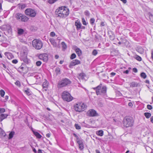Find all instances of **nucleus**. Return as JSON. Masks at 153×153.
<instances>
[{
  "instance_id": "obj_24",
  "label": "nucleus",
  "mask_w": 153,
  "mask_h": 153,
  "mask_svg": "<svg viewBox=\"0 0 153 153\" xmlns=\"http://www.w3.org/2000/svg\"><path fill=\"white\" fill-rule=\"evenodd\" d=\"M137 83L135 82H132L130 83V86L131 87H137Z\"/></svg>"
},
{
  "instance_id": "obj_28",
  "label": "nucleus",
  "mask_w": 153,
  "mask_h": 153,
  "mask_svg": "<svg viewBox=\"0 0 153 153\" xmlns=\"http://www.w3.org/2000/svg\"><path fill=\"white\" fill-rule=\"evenodd\" d=\"M122 43L123 44H124L125 45H126L128 43V41L125 39H122Z\"/></svg>"
},
{
  "instance_id": "obj_18",
  "label": "nucleus",
  "mask_w": 153,
  "mask_h": 153,
  "mask_svg": "<svg viewBox=\"0 0 153 153\" xmlns=\"http://www.w3.org/2000/svg\"><path fill=\"white\" fill-rule=\"evenodd\" d=\"M75 50L76 53L78 56H80L82 55V51L80 48H78L77 47H76Z\"/></svg>"
},
{
  "instance_id": "obj_17",
  "label": "nucleus",
  "mask_w": 153,
  "mask_h": 153,
  "mask_svg": "<svg viewBox=\"0 0 153 153\" xmlns=\"http://www.w3.org/2000/svg\"><path fill=\"white\" fill-rule=\"evenodd\" d=\"M48 82L45 80L43 82L42 85L43 91H46L47 90L48 87Z\"/></svg>"
},
{
  "instance_id": "obj_37",
  "label": "nucleus",
  "mask_w": 153,
  "mask_h": 153,
  "mask_svg": "<svg viewBox=\"0 0 153 153\" xmlns=\"http://www.w3.org/2000/svg\"><path fill=\"white\" fill-rule=\"evenodd\" d=\"M76 57V55L74 53H72L70 56V59H73L75 58Z\"/></svg>"
},
{
  "instance_id": "obj_50",
  "label": "nucleus",
  "mask_w": 153,
  "mask_h": 153,
  "mask_svg": "<svg viewBox=\"0 0 153 153\" xmlns=\"http://www.w3.org/2000/svg\"><path fill=\"white\" fill-rule=\"evenodd\" d=\"M5 111V109L4 108H0V112L3 113Z\"/></svg>"
},
{
  "instance_id": "obj_26",
  "label": "nucleus",
  "mask_w": 153,
  "mask_h": 153,
  "mask_svg": "<svg viewBox=\"0 0 153 153\" xmlns=\"http://www.w3.org/2000/svg\"><path fill=\"white\" fill-rule=\"evenodd\" d=\"M61 45L63 50H65L67 48V46L65 42H62L61 43Z\"/></svg>"
},
{
  "instance_id": "obj_44",
  "label": "nucleus",
  "mask_w": 153,
  "mask_h": 153,
  "mask_svg": "<svg viewBox=\"0 0 153 153\" xmlns=\"http://www.w3.org/2000/svg\"><path fill=\"white\" fill-rule=\"evenodd\" d=\"M15 84L17 86H18L20 87L21 86V83L19 81H17L15 82Z\"/></svg>"
},
{
  "instance_id": "obj_10",
  "label": "nucleus",
  "mask_w": 153,
  "mask_h": 153,
  "mask_svg": "<svg viewBox=\"0 0 153 153\" xmlns=\"http://www.w3.org/2000/svg\"><path fill=\"white\" fill-rule=\"evenodd\" d=\"M25 13L27 16L31 17H34L36 14V11L34 9L30 8L26 9L25 11Z\"/></svg>"
},
{
  "instance_id": "obj_30",
  "label": "nucleus",
  "mask_w": 153,
  "mask_h": 153,
  "mask_svg": "<svg viewBox=\"0 0 153 153\" xmlns=\"http://www.w3.org/2000/svg\"><path fill=\"white\" fill-rule=\"evenodd\" d=\"M25 92L28 96L32 94L31 91L29 89H27L25 90Z\"/></svg>"
},
{
  "instance_id": "obj_56",
  "label": "nucleus",
  "mask_w": 153,
  "mask_h": 153,
  "mask_svg": "<svg viewBox=\"0 0 153 153\" xmlns=\"http://www.w3.org/2000/svg\"><path fill=\"white\" fill-rule=\"evenodd\" d=\"M46 136L47 137L49 138L51 136V134L50 133H48L46 134Z\"/></svg>"
},
{
  "instance_id": "obj_35",
  "label": "nucleus",
  "mask_w": 153,
  "mask_h": 153,
  "mask_svg": "<svg viewBox=\"0 0 153 153\" xmlns=\"http://www.w3.org/2000/svg\"><path fill=\"white\" fill-rule=\"evenodd\" d=\"M137 51L140 54H142L144 52L142 48H139L138 49Z\"/></svg>"
},
{
  "instance_id": "obj_3",
  "label": "nucleus",
  "mask_w": 153,
  "mask_h": 153,
  "mask_svg": "<svg viewBox=\"0 0 153 153\" xmlns=\"http://www.w3.org/2000/svg\"><path fill=\"white\" fill-rule=\"evenodd\" d=\"M86 107V105L82 102L76 103L74 105V110L77 112H81L84 111Z\"/></svg>"
},
{
  "instance_id": "obj_42",
  "label": "nucleus",
  "mask_w": 153,
  "mask_h": 153,
  "mask_svg": "<svg viewBox=\"0 0 153 153\" xmlns=\"http://www.w3.org/2000/svg\"><path fill=\"white\" fill-rule=\"evenodd\" d=\"M95 20L94 18H91L90 19V22L91 25H93L94 23Z\"/></svg>"
},
{
  "instance_id": "obj_34",
  "label": "nucleus",
  "mask_w": 153,
  "mask_h": 153,
  "mask_svg": "<svg viewBox=\"0 0 153 153\" xmlns=\"http://www.w3.org/2000/svg\"><path fill=\"white\" fill-rule=\"evenodd\" d=\"M5 94V91L2 89H1L0 91V94L1 96L3 97L4 96V95Z\"/></svg>"
},
{
  "instance_id": "obj_33",
  "label": "nucleus",
  "mask_w": 153,
  "mask_h": 153,
  "mask_svg": "<svg viewBox=\"0 0 153 153\" xmlns=\"http://www.w3.org/2000/svg\"><path fill=\"white\" fill-rule=\"evenodd\" d=\"M140 76L143 79H145L146 77V75L144 72H142L141 73Z\"/></svg>"
},
{
  "instance_id": "obj_36",
  "label": "nucleus",
  "mask_w": 153,
  "mask_h": 153,
  "mask_svg": "<svg viewBox=\"0 0 153 153\" xmlns=\"http://www.w3.org/2000/svg\"><path fill=\"white\" fill-rule=\"evenodd\" d=\"M19 7L22 9H23L26 7V5L25 4H21L19 5Z\"/></svg>"
},
{
  "instance_id": "obj_6",
  "label": "nucleus",
  "mask_w": 153,
  "mask_h": 153,
  "mask_svg": "<svg viewBox=\"0 0 153 153\" xmlns=\"http://www.w3.org/2000/svg\"><path fill=\"white\" fill-rule=\"evenodd\" d=\"M62 99L64 101L68 102L71 101L73 100V97L70 94L66 91H63L62 94Z\"/></svg>"
},
{
  "instance_id": "obj_2",
  "label": "nucleus",
  "mask_w": 153,
  "mask_h": 153,
  "mask_svg": "<svg viewBox=\"0 0 153 153\" xmlns=\"http://www.w3.org/2000/svg\"><path fill=\"white\" fill-rule=\"evenodd\" d=\"M102 84H100L93 89L96 91L97 95H100L104 98H106L107 97L106 94L107 88L106 86H103L102 88Z\"/></svg>"
},
{
  "instance_id": "obj_47",
  "label": "nucleus",
  "mask_w": 153,
  "mask_h": 153,
  "mask_svg": "<svg viewBox=\"0 0 153 153\" xmlns=\"http://www.w3.org/2000/svg\"><path fill=\"white\" fill-rule=\"evenodd\" d=\"M84 14L87 16H89L90 15V13L88 10H86L84 12Z\"/></svg>"
},
{
  "instance_id": "obj_57",
  "label": "nucleus",
  "mask_w": 153,
  "mask_h": 153,
  "mask_svg": "<svg viewBox=\"0 0 153 153\" xmlns=\"http://www.w3.org/2000/svg\"><path fill=\"white\" fill-rule=\"evenodd\" d=\"M129 71L128 70H126V71H124L123 73L126 74H128L129 73Z\"/></svg>"
},
{
  "instance_id": "obj_25",
  "label": "nucleus",
  "mask_w": 153,
  "mask_h": 153,
  "mask_svg": "<svg viewBox=\"0 0 153 153\" xmlns=\"http://www.w3.org/2000/svg\"><path fill=\"white\" fill-rule=\"evenodd\" d=\"M5 136V134L4 131L0 128V137H2Z\"/></svg>"
},
{
  "instance_id": "obj_49",
  "label": "nucleus",
  "mask_w": 153,
  "mask_h": 153,
  "mask_svg": "<svg viewBox=\"0 0 153 153\" xmlns=\"http://www.w3.org/2000/svg\"><path fill=\"white\" fill-rule=\"evenodd\" d=\"M147 108L149 110H151L152 109V106L150 105H147Z\"/></svg>"
},
{
  "instance_id": "obj_21",
  "label": "nucleus",
  "mask_w": 153,
  "mask_h": 153,
  "mask_svg": "<svg viewBox=\"0 0 153 153\" xmlns=\"http://www.w3.org/2000/svg\"><path fill=\"white\" fill-rule=\"evenodd\" d=\"M96 134L97 136L102 137L104 135V131L102 130H98L96 131Z\"/></svg>"
},
{
  "instance_id": "obj_60",
  "label": "nucleus",
  "mask_w": 153,
  "mask_h": 153,
  "mask_svg": "<svg viewBox=\"0 0 153 153\" xmlns=\"http://www.w3.org/2000/svg\"><path fill=\"white\" fill-rule=\"evenodd\" d=\"M122 1L124 3H126L127 2V1L126 0H120Z\"/></svg>"
},
{
  "instance_id": "obj_15",
  "label": "nucleus",
  "mask_w": 153,
  "mask_h": 153,
  "mask_svg": "<svg viewBox=\"0 0 153 153\" xmlns=\"http://www.w3.org/2000/svg\"><path fill=\"white\" fill-rule=\"evenodd\" d=\"M75 25L76 27V29L77 30H79L81 28L82 24L79 19L75 21Z\"/></svg>"
},
{
  "instance_id": "obj_63",
  "label": "nucleus",
  "mask_w": 153,
  "mask_h": 153,
  "mask_svg": "<svg viewBox=\"0 0 153 153\" xmlns=\"http://www.w3.org/2000/svg\"><path fill=\"white\" fill-rule=\"evenodd\" d=\"M151 54H152L151 57H152V58L153 60V51H152Z\"/></svg>"
},
{
  "instance_id": "obj_20",
  "label": "nucleus",
  "mask_w": 153,
  "mask_h": 153,
  "mask_svg": "<svg viewBox=\"0 0 153 153\" xmlns=\"http://www.w3.org/2000/svg\"><path fill=\"white\" fill-rule=\"evenodd\" d=\"M73 135L76 138V142L78 144L82 143V140L80 138L79 136H78L75 134H74Z\"/></svg>"
},
{
  "instance_id": "obj_41",
  "label": "nucleus",
  "mask_w": 153,
  "mask_h": 153,
  "mask_svg": "<svg viewBox=\"0 0 153 153\" xmlns=\"http://www.w3.org/2000/svg\"><path fill=\"white\" fill-rule=\"evenodd\" d=\"M98 53L97 51L96 50H94L92 52V54L93 55L96 56Z\"/></svg>"
},
{
  "instance_id": "obj_54",
  "label": "nucleus",
  "mask_w": 153,
  "mask_h": 153,
  "mask_svg": "<svg viewBox=\"0 0 153 153\" xmlns=\"http://www.w3.org/2000/svg\"><path fill=\"white\" fill-rule=\"evenodd\" d=\"M133 104L131 102H129L128 103V105L130 107H132L133 106Z\"/></svg>"
},
{
  "instance_id": "obj_55",
  "label": "nucleus",
  "mask_w": 153,
  "mask_h": 153,
  "mask_svg": "<svg viewBox=\"0 0 153 153\" xmlns=\"http://www.w3.org/2000/svg\"><path fill=\"white\" fill-rule=\"evenodd\" d=\"M115 75H116V73L114 72H111L110 74V75L111 76H115Z\"/></svg>"
},
{
  "instance_id": "obj_52",
  "label": "nucleus",
  "mask_w": 153,
  "mask_h": 153,
  "mask_svg": "<svg viewBox=\"0 0 153 153\" xmlns=\"http://www.w3.org/2000/svg\"><path fill=\"white\" fill-rule=\"evenodd\" d=\"M133 71L134 73H137V70L136 68H133Z\"/></svg>"
},
{
  "instance_id": "obj_40",
  "label": "nucleus",
  "mask_w": 153,
  "mask_h": 153,
  "mask_svg": "<svg viewBox=\"0 0 153 153\" xmlns=\"http://www.w3.org/2000/svg\"><path fill=\"white\" fill-rule=\"evenodd\" d=\"M60 69L59 68H56L55 69V72L57 74H60Z\"/></svg>"
},
{
  "instance_id": "obj_4",
  "label": "nucleus",
  "mask_w": 153,
  "mask_h": 153,
  "mask_svg": "<svg viewBox=\"0 0 153 153\" xmlns=\"http://www.w3.org/2000/svg\"><path fill=\"white\" fill-rule=\"evenodd\" d=\"M71 82V81L68 79L66 78L63 79L59 81L57 85L58 88H61L66 86L70 85Z\"/></svg>"
},
{
  "instance_id": "obj_43",
  "label": "nucleus",
  "mask_w": 153,
  "mask_h": 153,
  "mask_svg": "<svg viewBox=\"0 0 153 153\" xmlns=\"http://www.w3.org/2000/svg\"><path fill=\"white\" fill-rule=\"evenodd\" d=\"M82 24L84 25H87V23L85 21V19L84 18H82Z\"/></svg>"
},
{
  "instance_id": "obj_11",
  "label": "nucleus",
  "mask_w": 153,
  "mask_h": 153,
  "mask_svg": "<svg viewBox=\"0 0 153 153\" xmlns=\"http://www.w3.org/2000/svg\"><path fill=\"white\" fill-rule=\"evenodd\" d=\"M38 57L39 59L42 60L45 62H47L48 59V55L46 53L40 54L39 55Z\"/></svg>"
},
{
  "instance_id": "obj_53",
  "label": "nucleus",
  "mask_w": 153,
  "mask_h": 153,
  "mask_svg": "<svg viewBox=\"0 0 153 153\" xmlns=\"http://www.w3.org/2000/svg\"><path fill=\"white\" fill-rule=\"evenodd\" d=\"M150 18L151 20L153 23V16H152V15L150 16Z\"/></svg>"
},
{
  "instance_id": "obj_45",
  "label": "nucleus",
  "mask_w": 153,
  "mask_h": 153,
  "mask_svg": "<svg viewBox=\"0 0 153 153\" xmlns=\"http://www.w3.org/2000/svg\"><path fill=\"white\" fill-rule=\"evenodd\" d=\"M78 144L79 145V148L80 149H83L84 146L82 142V143H80Z\"/></svg>"
},
{
  "instance_id": "obj_39",
  "label": "nucleus",
  "mask_w": 153,
  "mask_h": 153,
  "mask_svg": "<svg viewBox=\"0 0 153 153\" xmlns=\"http://www.w3.org/2000/svg\"><path fill=\"white\" fill-rule=\"evenodd\" d=\"M74 126L76 129L79 130L81 129L80 126L77 124H75Z\"/></svg>"
},
{
  "instance_id": "obj_64",
  "label": "nucleus",
  "mask_w": 153,
  "mask_h": 153,
  "mask_svg": "<svg viewBox=\"0 0 153 153\" xmlns=\"http://www.w3.org/2000/svg\"><path fill=\"white\" fill-rule=\"evenodd\" d=\"M96 153H101L100 151L98 150H96Z\"/></svg>"
},
{
  "instance_id": "obj_51",
  "label": "nucleus",
  "mask_w": 153,
  "mask_h": 153,
  "mask_svg": "<svg viewBox=\"0 0 153 153\" xmlns=\"http://www.w3.org/2000/svg\"><path fill=\"white\" fill-rule=\"evenodd\" d=\"M12 62L13 63L16 64L18 62V61L16 59H13L12 61Z\"/></svg>"
},
{
  "instance_id": "obj_23",
  "label": "nucleus",
  "mask_w": 153,
  "mask_h": 153,
  "mask_svg": "<svg viewBox=\"0 0 153 153\" xmlns=\"http://www.w3.org/2000/svg\"><path fill=\"white\" fill-rule=\"evenodd\" d=\"M24 66V65L22 64V65L18 68V71L19 72H22L24 71L25 69Z\"/></svg>"
},
{
  "instance_id": "obj_9",
  "label": "nucleus",
  "mask_w": 153,
  "mask_h": 153,
  "mask_svg": "<svg viewBox=\"0 0 153 153\" xmlns=\"http://www.w3.org/2000/svg\"><path fill=\"white\" fill-rule=\"evenodd\" d=\"M133 122L134 121L131 117H126L123 120V124L125 127H128L132 126Z\"/></svg>"
},
{
  "instance_id": "obj_59",
  "label": "nucleus",
  "mask_w": 153,
  "mask_h": 153,
  "mask_svg": "<svg viewBox=\"0 0 153 153\" xmlns=\"http://www.w3.org/2000/svg\"><path fill=\"white\" fill-rule=\"evenodd\" d=\"M8 97H9L8 96H7V95L5 96V100H7L8 99Z\"/></svg>"
},
{
  "instance_id": "obj_1",
  "label": "nucleus",
  "mask_w": 153,
  "mask_h": 153,
  "mask_svg": "<svg viewBox=\"0 0 153 153\" xmlns=\"http://www.w3.org/2000/svg\"><path fill=\"white\" fill-rule=\"evenodd\" d=\"M56 14L57 17L61 18L66 17L69 14V9L65 7H61L56 10Z\"/></svg>"
},
{
  "instance_id": "obj_48",
  "label": "nucleus",
  "mask_w": 153,
  "mask_h": 153,
  "mask_svg": "<svg viewBox=\"0 0 153 153\" xmlns=\"http://www.w3.org/2000/svg\"><path fill=\"white\" fill-rule=\"evenodd\" d=\"M55 33L54 32H52L50 33V35L51 36L54 37L55 36Z\"/></svg>"
},
{
  "instance_id": "obj_27",
  "label": "nucleus",
  "mask_w": 153,
  "mask_h": 153,
  "mask_svg": "<svg viewBox=\"0 0 153 153\" xmlns=\"http://www.w3.org/2000/svg\"><path fill=\"white\" fill-rule=\"evenodd\" d=\"M1 116V119H0L1 120H3L4 119L6 118L8 115L6 114H0Z\"/></svg>"
},
{
  "instance_id": "obj_19",
  "label": "nucleus",
  "mask_w": 153,
  "mask_h": 153,
  "mask_svg": "<svg viewBox=\"0 0 153 153\" xmlns=\"http://www.w3.org/2000/svg\"><path fill=\"white\" fill-rule=\"evenodd\" d=\"M4 54L7 58L10 59L13 58V56L12 54L10 53L6 52Z\"/></svg>"
},
{
  "instance_id": "obj_62",
  "label": "nucleus",
  "mask_w": 153,
  "mask_h": 153,
  "mask_svg": "<svg viewBox=\"0 0 153 153\" xmlns=\"http://www.w3.org/2000/svg\"><path fill=\"white\" fill-rule=\"evenodd\" d=\"M38 153H43L41 150L39 149L38 150Z\"/></svg>"
},
{
  "instance_id": "obj_38",
  "label": "nucleus",
  "mask_w": 153,
  "mask_h": 153,
  "mask_svg": "<svg viewBox=\"0 0 153 153\" xmlns=\"http://www.w3.org/2000/svg\"><path fill=\"white\" fill-rule=\"evenodd\" d=\"M134 58L137 60L140 61L142 60L141 58L139 56L136 55Z\"/></svg>"
},
{
  "instance_id": "obj_16",
  "label": "nucleus",
  "mask_w": 153,
  "mask_h": 153,
  "mask_svg": "<svg viewBox=\"0 0 153 153\" xmlns=\"http://www.w3.org/2000/svg\"><path fill=\"white\" fill-rule=\"evenodd\" d=\"M49 40L53 47L56 48L57 47V44L54 39L53 38H50Z\"/></svg>"
},
{
  "instance_id": "obj_7",
  "label": "nucleus",
  "mask_w": 153,
  "mask_h": 153,
  "mask_svg": "<svg viewBox=\"0 0 153 153\" xmlns=\"http://www.w3.org/2000/svg\"><path fill=\"white\" fill-rule=\"evenodd\" d=\"M32 46L35 49L40 50L42 47L43 43L40 40L34 39L32 41Z\"/></svg>"
},
{
  "instance_id": "obj_46",
  "label": "nucleus",
  "mask_w": 153,
  "mask_h": 153,
  "mask_svg": "<svg viewBox=\"0 0 153 153\" xmlns=\"http://www.w3.org/2000/svg\"><path fill=\"white\" fill-rule=\"evenodd\" d=\"M36 65L38 66L41 65L42 64V62L40 61H38L36 62Z\"/></svg>"
},
{
  "instance_id": "obj_22",
  "label": "nucleus",
  "mask_w": 153,
  "mask_h": 153,
  "mask_svg": "<svg viewBox=\"0 0 153 153\" xmlns=\"http://www.w3.org/2000/svg\"><path fill=\"white\" fill-rule=\"evenodd\" d=\"M33 134L36 137L39 139H40L42 137V136L38 132L36 131H33Z\"/></svg>"
},
{
  "instance_id": "obj_29",
  "label": "nucleus",
  "mask_w": 153,
  "mask_h": 153,
  "mask_svg": "<svg viewBox=\"0 0 153 153\" xmlns=\"http://www.w3.org/2000/svg\"><path fill=\"white\" fill-rule=\"evenodd\" d=\"M15 132L14 131H11L9 134V139H10L13 138V135H14Z\"/></svg>"
},
{
  "instance_id": "obj_14",
  "label": "nucleus",
  "mask_w": 153,
  "mask_h": 153,
  "mask_svg": "<svg viewBox=\"0 0 153 153\" xmlns=\"http://www.w3.org/2000/svg\"><path fill=\"white\" fill-rule=\"evenodd\" d=\"M78 78L79 79H81L83 81H85L86 80V75L83 72L79 74Z\"/></svg>"
},
{
  "instance_id": "obj_13",
  "label": "nucleus",
  "mask_w": 153,
  "mask_h": 153,
  "mask_svg": "<svg viewBox=\"0 0 153 153\" xmlns=\"http://www.w3.org/2000/svg\"><path fill=\"white\" fill-rule=\"evenodd\" d=\"M87 114L88 115L91 117H94L97 116V113L96 111L94 109H90L89 110L88 113Z\"/></svg>"
},
{
  "instance_id": "obj_31",
  "label": "nucleus",
  "mask_w": 153,
  "mask_h": 153,
  "mask_svg": "<svg viewBox=\"0 0 153 153\" xmlns=\"http://www.w3.org/2000/svg\"><path fill=\"white\" fill-rule=\"evenodd\" d=\"M24 32V30L22 29H18V33L19 35H21L23 34Z\"/></svg>"
},
{
  "instance_id": "obj_32",
  "label": "nucleus",
  "mask_w": 153,
  "mask_h": 153,
  "mask_svg": "<svg viewBox=\"0 0 153 153\" xmlns=\"http://www.w3.org/2000/svg\"><path fill=\"white\" fill-rule=\"evenodd\" d=\"M144 115L147 118H149L151 116V114L150 113L146 112L144 113Z\"/></svg>"
},
{
  "instance_id": "obj_58",
  "label": "nucleus",
  "mask_w": 153,
  "mask_h": 153,
  "mask_svg": "<svg viewBox=\"0 0 153 153\" xmlns=\"http://www.w3.org/2000/svg\"><path fill=\"white\" fill-rule=\"evenodd\" d=\"M151 122L153 123V116L152 117L150 118Z\"/></svg>"
},
{
  "instance_id": "obj_8",
  "label": "nucleus",
  "mask_w": 153,
  "mask_h": 153,
  "mask_svg": "<svg viewBox=\"0 0 153 153\" xmlns=\"http://www.w3.org/2000/svg\"><path fill=\"white\" fill-rule=\"evenodd\" d=\"M15 17L18 21L24 22H27L29 19L26 16L19 13L16 14Z\"/></svg>"
},
{
  "instance_id": "obj_61",
  "label": "nucleus",
  "mask_w": 153,
  "mask_h": 153,
  "mask_svg": "<svg viewBox=\"0 0 153 153\" xmlns=\"http://www.w3.org/2000/svg\"><path fill=\"white\" fill-rule=\"evenodd\" d=\"M59 58V56L58 55H56L55 56V58L57 59Z\"/></svg>"
},
{
  "instance_id": "obj_12",
  "label": "nucleus",
  "mask_w": 153,
  "mask_h": 153,
  "mask_svg": "<svg viewBox=\"0 0 153 153\" xmlns=\"http://www.w3.org/2000/svg\"><path fill=\"white\" fill-rule=\"evenodd\" d=\"M81 63L80 61L78 59H75L73 60L70 63L69 67L71 68V67L75 66L76 65L80 64Z\"/></svg>"
},
{
  "instance_id": "obj_5",
  "label": "nucleus",
  "mask_w": 153,
  "mask_h": 153,
  "mask_svg": "<svg viewBox=\"0 0 153 153\" xmlns=\"http://www.w3.org/2000/svg\"><path fill=\"white\" fill-rule=\"evenodd\" d=\"M27 49L24 50L21 52L20 59L21 61H23L24 62L29 64L30 62V60L27 59Z\"/></svg>"
}]
</instances>
